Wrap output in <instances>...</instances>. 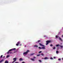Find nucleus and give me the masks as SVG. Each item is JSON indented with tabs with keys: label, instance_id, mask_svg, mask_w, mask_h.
Masks as SVG:
<instances>
[{
	"label": "nucleus",
	"instance_id": "obj_3",
	"mask_svg": "<svg viewBox=\"0 0 63 63\" xmlns=\"http://www.w3.org/2000/svg\"><path fill=\"white\" fill-rule=\"evenodd\" d=\"M17 58H14L13 59L14 60V61L12 62V63H14L15 61H16V59Z\"/></svg>",
	"mask_w": 63,
	"mask_h": 63
},
{
	"label": "nucleus",
	"instance_id": "obj_21",
	"mask_svg": "<svg viewBox=\"0 0 63 63\" xmlns=\"http://www.w3.org/2000/svg\"><path fill=\"white\" fill-rule=\"evenodd\" d=\"M60 46L61 47V48H62V47H63V46H61V45H60Z\"/></svg>",
	"mask_w": 63,
	"mask_h": 63
},
{
	"label": "nucleus",
	"instance_id": "obj_17",
	"mask_svg": "<svg viewBox=\"0 0 63 63\" xmlns=\"http://www.w3.org/2000/svg\"><path fill=\"white\" fill-rule=\"evenodd\" d=\"M59 53V52L58 51H56V53H57V54H58V53Z\"/></svg>",
	"mask_w": 63,
	"mask_h": 63
},
{
	"label": "nucleus",
	"instance_id": "obj_39",
	"mask_svg": "<svg viewBox=\"0 0 63 63\" xmlns=\"http://www.w3.org/2000/svg\"><path fill=\"white\" fill-rule=\"evenodd\" d=\"M36 43H38V42H36Z\"/></svg>",
	"mask_w": 63,
	"mask_h": 63
},
{
	"label": "nucleus",
	"instance_id": "obj_41",
	"mask_svg": "<svg viewBox=\"0 0 63 63\" xmlns=\"http://www.w3.org/2000/svg\"><path fill=\"white\" fill-rule=\"evenodd\" d=\"M3 57H4V58H5V56H4Z\"/></svg>",
	"mask_w": 63,
	"mask_h": 63
},
{
	"label": "nucleus",
	"instance_id": "obj_16",
	"mask_svg": "<svg viewBox=\"0 0 63 63\" xmlns=\"http://www.w3.org/2000/svg\"><path fill=\"white\" fill-rule=\"evenodd\" d=\"M34 47H38V46L37 45H35L34 46Z\"/></svg>",
	"mask_w": 63,
	"mask_h": 63
},
{
	"label": "nucleus",
	"instance_id": "obj_36",
	"mask_svg": "<svg viewBox=\"0 0 63 63\" xmlns=\"http://www.w3.org/2000/svg\"><path fill=\"white\" fill-rule=\"evenodd\" d=\"M22 63H25V62H22Z\"/></svg>",
	"mask_w": 63,
	"mask_h": 63
},
{
	"label": "nucleus",
	"instance_id": "obj_38",
	"mask_svg": "<svg viewBox=\"0 0 63 63\" xmlns=\"http://www.w3.org/2000/svg\"><path fill=\"white\" fill-rule=\"evenodd\" d=\"M15 63H19L18 62H15Z\"/></svg>",
	"mask_w": 63,
	"mask_h": 63
},
{
	"label": "nucleus",
	"instance_id": "obj_34",
	"mask_svg": "<svg viewBox=\"0 0 63 63\" xmlns=\"http://www.w3.org/2000/svg\"><path fill=\"white\" fill-rule=\"evenodd\" d=\"M40 41H41L40 40H38L37 41L38 42H40Z\"/></svg>",
	"mask_w": 63,
	"mask_h": 63
},
{
	"label": "nucleus",
	"instance_id": "obj_32",
	"mask_svg": "<svg viewBox=\"0 0 63 63\" xmlns=\"http://www.w3.org/2000/svg\"><path fill=\"white\" fill-rule=\"evenodd\" d=\"M61 60V59H58V60H59V61H60Z\"/></svg>",
	"mask_w": 63,
	"mask_h": 63
},
{
	"label": "nucleus",
	"instance_id": "obj_8",
	"mask_svg": "<svg viewBox=\"0 0 63 63\" xmlns=\"http://www.w3.org/2000/svg\"><path fill=\"white\" fill-rule=\"evenodd\" d=\"M9 53H10V54H11V53H12V52H9V51H8V52L7 53V54H9Z\"/></svg>",
	"mask_w": 63,
	"mask_h": 63
},
{
	"label": "nucleus",
	"instance_id": "obj_12",
	"mask_svg": "<svg viewBox=\"0 0 63 63\" xmlns=\"http://www.w3.org/2000/svg\"><path fill=\"white\" fill-rule=\"evenodd\" d=\"M19 60L20 61H22V60H23L22 59V58H21L19 59Z\"/></svg>",
	"mask_w": 63,
	"mask_h": 63
},
{
	"label": "nucleus",
	"instance_id": "obj_26",
	"mask_svg": "<svg viewBox=\"0 0 63 63\" xmlns=\"http://www.w3.org/2000/svg\"><path fill=\"white\" fill-rule=\"evenodd\" d=\"M17 44H20V42H18L17 43Z\"/></svg>",
	"mask_w": 63,
	"mask_h": 63
},
{
	"label": "nucleus",
	"instance_id": "obj_27",
	"mask_svg": "<svg viewBox=\"0 0 63 63\" xmlns=\"http://www.w3.org/2000/svg\"><path fill=\"white\" fill-rule=\"evenodd\" d=\"M9 57V55L6 56L7 58H8Z\"/></svg>",
	"mask_w": 63,
	"mask_h": 63
},
{
	"label": "nucleus",
	"instance_id": "obj_29",
	"mask_svg": "<svg viewBox=\"0 0 63 63\" xmlns=\"http://www.w3.org/2000/svg\"><path fill=\"white\" fill-rule=\"evenodd\" d=\"M16 46H18V43H17V44H16Z\"/></svg>",
	"mask_w": 63,
	"mask_h": 63
},
{
	"label": "nucleus",
	"instance_id": "obj_25",
	"mask_svg": "<svg viewBox=\"0 0 63 63\" xmlns=\"http://www.w3.org/2000/svg\"><path fill=\"white\" fill-rule=\"evenodd\" d=\"M41 52H42V51H41L39 52L38 53H41Z\"/></svg>",
	"mask_w": 63,
	"mask_h": 63
},
{
	"label": "nucleus",
	"instance_id": "obj_6",
	"mask_svg": "<svg viewBox=\"0 0 63 63\" xmlns=\"http://www.w3.org/2000/svg\"><path fill=\"white\" fill-rule=\"evenodd\" d=\"M34 54H35V53L31 54L30 55V56H32V55H34Z\"/></svg>",
	"mask_w": 63,
	"mask_h": 63
},
{
	"label": "nucleus",
	"instance_id": "obj_9",
	"mask_svg": "<svg viewBox=\"0 0 63 63\" xmlns=\"http://www.w3.org/2000/svg\"><path fill=\"white\" fill-rule=\"evenodd\" d=\"M4 61V60H2L0 61V63H1V62H3V61Z\"/></svg>",
	"mask_w": 63,
	"mask_h": 63
},
{
	"label": "nucleus",
	"instance_id": "obj_7",
	"mask_svg": "<svg viewBox=\"0 0 63 63\" xmlns=\"http://www.w3.org/2000/svg\"><path fill=\"white\" fill-rule=\"evenodd\" d=\"M48 59V58L47 57H45L44 58V59L45 60Z\"/></svg>",
	"mask_w": 63,
	"mask_h": 63
},
{
	"label": "nucleus",
	"instance_id": "obj_10",
	"mask_svg": "<svg viewBox=\"0 0 63 63\" xmlns=\"http://www.w3.org/2000/svg\"><path fill=\"white\" fill-rule=\"evenodd\" d=\"M4 63H9V62H8V61L6 60L5 61Z\"/></svg>",
	"mask_w": 63,
	"mask_h": 63
},
{
	"label": "nucleus",
	"instance_id": "obj_4",
	"mask_svg": "<svg viewBox=\"0 0 63 63\" xmlns=\"http://www.w3.org/2000/svg\"><path fill=\"white\" fill-rule=\"evenodd\" d=\"M16 49V48H12V49H10L9 50V52L11 51H12V50H15Z\"/></svg>",
	"mask_w": 63,
	"mask_h": 63
},
{
	"label": "nucleus",
	"instance_id": "obj_22",
	"mask_svg": "<svg viewBox=\"0 0 63 63\" xmlns=\"http://www.w3.org/2000/svg\"><path fill=\"white\" fill-rule=\"evenodd\" d=\"M39 62H42V61H41V60H39Z\"/></svg>",
	"mask_w": 63,
	"mask_h": 63
},
{
	"label": "nucleus",
	"instance_id": "obj_18",
	"mask_svg": "<svg viewBox=\"0 0 63 63\" xmlns=\"http://www.w3.org/2000/svg\"><path fill=\"white\" fill-rule=\"evenodd\" d=\"M53 49H55V47H54L53 48Z\"/></svg>",
	"mask_w": 63,
	"mask_h": 63
},
{
	"label": "nucleus",
	"instance_id": "obj_1",
	"mask_svg": "<svg viewBox=\"0 0 63 63\" xmlns=\"http://www.w3.org/2000/svg\"><path fill=\"white\" fill-rule=\"evenodd\" d=\"M46 45H47L48 44V43H51L52 42V41L51 40H47L46 41Z\"/></svg>",
	"mask_w": 63,
	"mask_h": 63
},
{
	"label": "nucleus",
	"instance_id": "obj_20",
	"mask_svg": "<svg viewBox=\"0 0 63 63\" xmlns=\"http://www.w3.org/2000/svg\"><path fill=\"white\" fill-rule=\"evenodd\" d=\"M58 35H56V38H58Z\"/></svg>",
	"mask_w": 63,
	"mask_h": 63
},
{
	"label": "nucleus",
	"instance_id": "obj_42",
	"mask_svg": "<svg viewBox=\"0 0 63 63\" xmlns=\"http://www.w3.org/2000/svg\"><path fill=\"white\" fill-rule=\"evenodd\" d=\"M20 46H21V44H20Z\"/></svg>",
	"mask_w": 63,
	"mask_h": 63
},
{
	"label": "nucleus",
	"instance_id": "obj_11",
	"mask_svg": "<svg viewBox=\"0 0 63 63\" xmlns=\"http://www.w3.org/2000/svg\"><path fill=\"white\" fill-rule=\"evenodd\" d=\"M59 39L60 40V41H62V40L61 39V38H60V37H59Z\"/></svg>",
	"mask_w": 63,
	"mask_h": 63
},
{
	"label": "nucleus",
	"instance_id": "obj_13",
	"mask_svg": "<svg viewBox=\"0 0 63 63\" xmlns=\"http://www.w3.org/2000/svg\"><path fill=\"white\" fill-rule=\"evenodd\" d=\"M42 49H46V48H45V47H42Z\"/></svg>",
	"mask_w": 63,
	"mask_h": 63
},
{
	"label": "nucleus",
	"instance_id": "obj_2",
	"mask_svg": "<svg viewBox=\"0 0 63 63\" xmlns=\"http://www.w3.org/2000/svg\"><path fill=\"white\" fill-rule=\"evenodd\" d=\"M29 52V50H28L26 52H24L23 53V54L24 55H25L27 54Z\"/></svg>",
	"mask_w": 63,
	"mask_h": 63
},
{
	"label": "nucleus",
	"instance_id": "obj_33",
	"mask_svg": "<svg viewBox=\"0 0 63 63\" xmlns=\"http://www.w3.org/2000/svg\"><path fill=\"white\" fill-rule=\"evenodd\" d=\"M50 59H53V58H52V57H51V58H50Z\"/></svg>",
	"mask_w": 63,
	"mask_h": 63
},
{
	"label": "nucleus",
	"instance_id": "obj_5",
	"mask_svg": "<svg viewBox=\"0 0 63 63\" xmlns=\"http://www.w3.org/2000/svg\"><path fill=\"white\" fill-rule=\"evenodd\" d=\"M39 46H42V47H45V46L40 43H39Z\"/></svg>",
	"mask_w": 63,
	"mask_h": 63
},
{
	"label": "nucleus",
	"instance_id": "obj_28",
	"mask_svg": "<svg viewBox=\"0 0 63 63\" xmlns=\"http://www.w3.org/2000/svg\"><path fill=\"white\" fill-rule=\"evenodd\" d=\"M3 55H1L0 56L1 58H2V57H3Z\"/></svg>",
	"mask_w": 63,
	"mask_h": 63
},
{
	"label": "nucleus",
	"instance_id": "obj_35",
	"mask_svg": "<svg viewBox=\"0 0 63 63\" xmlns=\"http://www.w3.org/2000/svg\"><path fill=\"white\" fill-rule=\"evenodd\" d=\"M54 59H55V58H56V57H54Z\"/></svg>",
	"mask_w": 63,
	"mask_h": 63
},
{
	"label": "nucleus",
	"instance_id": "obj_30",
	"mask_svg": "<svg viewBox=\"0 0 63 63\" xmlns=\"http://www.w3.org/2000/svg\"><path fill=\"white\" fill-rule=\"evenodd\" d=\"M50 47H52V44L50 45Z\"/></svg>",
	"mask_w": 63,
	"mask_h": 63
},
{
	"label": "nucleus",
	"instance_id": "obj_19",
	"mask_svg": "<svg viewBox=\"0 0 63 63\" xmlns=\"http://www.w3.org/2000/svg\"><path fill=\"white\" fill-rule=\"evenodd\" d=\"M41 55H42V56H44V54H43V53H42L41 54Z\"/></svg>",
	"mask_w": 63,
	"mask_h": 63
},
{
	"label": "nucleus",
	"instance_id": "obj_43",
	"mask_svg": "<svg viewBox=\"0 0 63 63\" xmlns=\"http://www.w3.org/2000/svg\"><path fill=\"white\" fill-rule=\"evenodd\" d=\"M62 36V37H63V35Z\"/></svg>",
	"mask_w": 63,
	"mask_h": 63
},
{
	"label": "nucleus",
	"instance_id": "obj_31",
	"mask_svg": "<svg viewBox=\"0 0 63 63\" xmlns=\"http://www.w3.org/2000/svg\"><path fill=\"white\" fill-rule=\"evenodd\" d=\"M33 58H34V59H35V58H36V57L35 56H34L33 57Z\"/></svg>",
	"mask_w": 63,
	"mask_h": 63
},
{
	"label": "nucleus",
	"instance_id": "obj_40",
	"mask_svg": "<svg viewBox=\"0 0 63 63\" xmlns=\"http://www.w3.org/2000/svg\"><path fill=\"white\" fill-rule=\"evenodd\" d=\"M25 47H26V46H25Z\"/></svg>",
	"mask_w": 63,
	"mask_h": 63
},
{
	"label": "nucleus",
	"instance_id": "obj_23",
	"mask_svg": "<svg viewBox=\"0 0 63 63\" xmlns=\"http://www.w3.org/2000/svg\"><path fill=\"white\" fill-rule=\"evenodd\" d=\"M39 49H42V48H41L40 47H39Z\"/></svg>",
	"mask_w": 63,
	"mask_h": 63
},
{
	"label": "nucleus",
	"instance_id": "obj_14",
	"mask_svg": "<svg viewBox=\"0 0 63 63\" xmlns=\"http://www.w3.org/2000/svg\"><path fill=\"white\" fill-rule=\"evenodd\" d=\"M31 59L32 61H34V60H34V59Z\"/></svg>",
	"mask_w": 63,
	"mask_h": 63
},
{
	"label": "nucleus",
	"instance_id": "obj_15",
	"mask_svg": "<svg viewBox=\"0 0 63 63\" xmlns=\"http://www.w3.org/2000/svg\"><path fill=\"white\" fill-rule=\"evenodd\" d=\"M37 56H41V55H40V54L37 55Z\"/></svg>",
	"mask_w": 63,
	"mask_h": 63
},
{
	"label": "nucleus",
	"instance_id": "obj_24",
	"mask_svg": "<svg viewBox=\"0 0 63 63\" xmlns=\"http://www.w3.org/2000/svg\"><path fill=\"white\" fill-rule=\"evenodd\" d=\"M56 46L57 47H58V46H60V45H59L58 44V45H56Z\"/></svg>",
	"mask_w": 63,
	"mask_h": 63
},
{
	"label": "nucleus",
	"instance_id": "obj_37",
	"mask_svg": "<svg viewBox=\"0 0 63 63\" xmlns=\"http://www.w3.org/2000/svg\"><path fill=\"white\" fill-rule=\"evenodd\" d=\"M44 37H46V36L45 35V36H44Z\"/></svg>",
	"mask_w": 63,
	"mask_h": 63
}]
</instances>
